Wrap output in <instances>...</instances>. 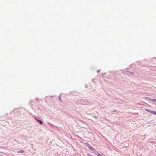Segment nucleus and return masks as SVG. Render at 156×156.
Segmentation results:
<instances>
[{
    "label": "nucleus",
    "instance_id": "nucleus-1",
    "mask_svg": "<svg viewBox=\"0 0 156 156\" xmlns=\"http://www.w3.org/2000/svg\"><path fill=\"white\" fill-rule=\"evenodd\" d=\"M90 150L91 151H93L94 152H95L96 151V150L93 148L92 147H91V148L90 149Z\"/></svg>",
    "mask_w": 156,
    "mask_h": 156
},
{
    "label": "nucleus",
    "instance_id": "nucleus-2",
    "mask_svg": "<svg viewBox=\"0 0 156 156\" xmlns=\"http://www.w3.org/2000/svg\"><path fill=\"white\" fill-rule=\"evenodd\" d=\"M35 119L38 122H39L41 124V125H42L43 124V122H42L41 121V120H38L36 118H35Z\"/></svg>",
    "mask_w": 156,
    "mask_h": 156
},
{
    "label": "nucleus",
    "instance_id": "nucleus-3",
    "mask_svg": "<svg viewBox=\"0 0 156 156\" xmlns=\"http://www.w3.org/2000/svg\"><path fill=\"white\" fill-rule=\"evenodd\" d=\"M150 112L151 113H153L154 114L156 115V112H155V111H151Z\"/></svg>",
    "mask_w": 156,
    "mask_h": 156
},
{
    "label": "nucleus",
    "instance_id": "nucleus-4",
    "mask_svg": "<svg viewBox=\"0 0 156 156\" xmlns=\"http://www.w3.org/2000/svg\"><path fill=\"white\" fill-rule=\"evenodd\" d=\"M85 144L88 147L90 146L88 143H85Z\"/></svg>",
    "mask_w": 156,
    "mask_h": 156
},
{
    "label": "nucleus",
    "instance_id": "nucleus-5",
    "mask_svg": "<svg viewBox=\"0 0 156 156\" xmlns=\"http://www.w3.org/2000/svg\"><path fill=\"white\" fill-rule=\"evenodd\" d=\"M145 98L148 100L151 101V99L148 97H146Z\"/></svg>",
    "mask_w": 156,
    "mask_h": 156
},
{
    "label": "nucleus",
    "instance_id": "nucleus-6",
    "mask_svg": "<svg viewBox=\"0 0 156 156\" xmlns=\"http://www.w3.org/2000/svg\"><path fill=\"white\" fill-rule=\"evenodd\" d=\"M151 101H152L153 102L156 101V99H151Z\"/></svg>",
    "mask_w": 156,
    "mask_h": 156
},
{
    "label": "nucleus",
    "instance_id": "nucleus-7",
    "mask_svg": "<svg viewBox=\"0 0 156 156\" xmlns=\"http://www.w3.org/2000/svg\"><path fill=\"white\" fill-rule=\"evenodd\" d=\"M97 156H102V155H101L100 153H98V154H97Z\"/></svg>",
    "mask_w": 156,
    "mask_h": 156
},
{
    "label": "nucleus",
    "instance_id": "nucleus-8",
    "mask_svg": "<svg viewBox=\"0 0 156 156\" xmlns=\"http://www.w3.org/2000/svg\"><path fill=\"white\" fill-rule=\"evenodd\" d=\"M145 110L147 112H150L151 111H149L148 109H145Z\"/></svg>",
    "mask_w": 156,
    "mask_h": 156
},
{
    "label": "nucleus",
    "instance_id": "nucleus-9",
    "mask_svg": "<svg viewBox=\"0 0 156 156\" xmlns=\"http://www.w3.org/2000/svg\"><path fill=\"white\" fill-rule=\"evenodd\" d=\"M91 147H91V146H90L89 147H88V148H89V149H90V148H91Z\"/></svg>",
    "mask_w": 156,
    "mask_h": 156
},
{
    "label": "nucleus",
    "instance_id": "nucleus-10",
    "mask_svg": "<svg viewBox=\"0 0 156 156\" xmlns=\"http://www.w3.org/2000/svg\"><path fill=\"white\" fill-rule=\"evenodd\" d=\"M88 155L89 156H92V155H90V154H88Z\"/></svg>",
    "mask_w": 156,
    "mask_h": 156
}]
</instances>
